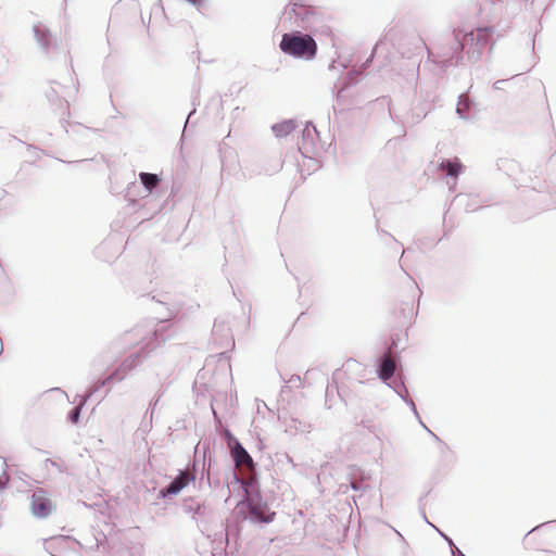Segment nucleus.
<instances>
[{
  "label": "nucleus",
  "instance_id": "nucleus-1",
  "mask_svg": "<svg viewBox=\"0 0 556 556\" xmlns=\"http://www.w3.org/2000/svg\"><path fill=\"white\" fill-rule=\"evenodd\" d=\"M281 51L294 58L311 60L316 56L317 43L309 35L285 34L279 45Z\"/></svg>",
  "mask_w": 556,
  "mask_h": 556
},
{
  "label": "nucleus",
  "instance_id": "nucleus-2",
  "mask_svg": "<svg viewBox=\"0 0 556 556\" xmlns=\"http://www.w3.org/2000/svg\"><path fill=\"white\" fill-rule=\"evenodd\" d=\"M31 511L37 517H46L52 510V503L43 490H37L31 495Z\"/></svg>",
  "mask_w": 556,
  "mask_h": 556
},
{
  "label": "nucleus",
  "instance_id": "nucleus-3",
  "mask_svg": "<svg viewBox=\"0 0 556 556\" xmlns=\"http://www.w3.org/2000/svg\"><path fill=\"white\" fill-rule=\"evenodd\" d=\"M193 480L194 476L189 470L180 471L167 488L160 491V495L162 497L176 495Z\"/></svg>",
  "mask_w": 556,
  "mask_h": 556
},
{
  "label": "nucleus",
  "instance_id": "nucleus-4",
  "mask_svg": "<svg viewBox=\"0 0 556 556\" xmlns=\"http://www.w3.org/2000/svg\"><path fill=\"white\" fill-rule=\"evenodd\" d=\"M249 513L258 522H271L276 515L274 511H269L267 504L253 501L249 503Z\"/></svg>",
  "mask_w": 556,
  "mask_h": 556
},
{
  "label": "nucleus",
  "instance_id": "nucleus-5",
  "mask_svg": "<svg viewBox=\"0 0 556 556\" xmlns=\"http://www.w3.org/2000/svg\"><path fill=\"white\" fill-rule=\"evenodd\" d=\"M231 456L233 457L237 467L247 466L250 469L253 468L252 457L239 442H236L232 447Z\"/></svg>",
  "mask_w": 556,
  "mask_h": 556
},
{
  "label": "nucleus",
  "instance_id": "nucleus-6",
  "mask_svg": "<svg viewBox=\"0 0 556 556\" xmlns=\"http://www.w3.org/2000/svg\"><path fill=\"white\" fill-rule=\"evenodd\" d=\"M492 34L493 29L491 27H479L476 33L471 31L467 36L470 37L471 40L476 37L477 45L484 46L489 42Z\"/></svg>",
  "mask_w": 556,
  "mask_h": 556
},
{
  "label": "nucleus",
  "instance_id": "nucleus-7",
  "mask_svg": "<svg viewBox=\"0 0 556 556\" xmlns=\"http://www.w3.org/2000/svg\"><path fill=\"white\" fill-rule=\"evenodd\" d=\"M395 368V361L390 355H387L381 364L380 378L383 380L390 379L394 375Z\"/></svg>",
  "mask_w": 556,
  "mask_h": 556
},
{
  "label": "nucleus",
  "instance_id": "nucleus-8",
  "mask_svg": "<svg viewBox=\"0 0 556 556\" xmlns=\"http://www.w3.org/2000/svg\"><path fill=\"white\" fill-rule=\"evenodd\" d=\"M296 125L293 121H285L279 124L273 126V131L278 138L289 136L294 129Z\"/></svg>",
  "mask_w": 556,
  "mask_h": 556
},
{
  "label": "nucleus",
  "instance_id": "nucleus-9",
  "mask_svg": "<svg viewBox=\"0 0 556 556\" xmlns=\"http://www.w3.org/2000/svg\"><path fill=\"white\" fill-rule=\"evenodd\" d=\"M440 168L448 176L457 177L463 168L460 162L456 159L454 161H444L440 164Z\"/></svg>",
  "mask_w": 556,
  "mask_h": 556
},
{
  "label": "nucleus",
  "instance_id": "nucleus-10",
  "mask_svg": "<svg viewBox=\"0 0 556 556\" xmlns=\"http://www.w3.org/2000/svg\"><path fill=\"white\" fill-rule=\"evenodd\" d=\"M140 179H141V182L143 184V186L149 191L154 189L159 185V182H160V178L157 177V175L150 174V173H141L140 174Z\"/></svg>",
  "mask_w": 556,
  "mask_h": 556
},
{
  "label": "nucleus",
  "instance_id": "nucleus-11",
  "mask_svg": "<svg viewBox=\"0 0 556 556\" xmlns=\"http://www.w3.org/2000/svg\"><path fill=\"white\" fill-rule=\"evenodd\" d=\"M536 556H556V552L543 551V552L539 553Z\"/></svg>",
  "mask_w": 556,
  "mask_h": 556
},
{
  "label": "nucleus",
  "instance_id": "nucleus-12",
  "mask_svg": "<svg viewBox=\"0 0 556 556\" xmlns=\"http://www.w3.org/2000/svg\"><path fill=\"white\" fill-rule=\"evenodd\" d=\"M78 418V413L72 414V421L75 422Z\"/></svg>",
  "mask_w": 556,
  "mask_h": 556
},
{
  "label": "nucleus",
  "instance_id": "nucleus-13",
  "mask_svg": "<svg viewBox=\"0 0 556 556\" xmlns=\"http://www.w3.org/2000/svg\"><path fill=\"white\" fill-rule=\"evenodd\" d=\"M2 488V484L0 483V489Z\"/></svg>",
  "mask_w": 556,
  "mask_h": 556
}]
</instances>
